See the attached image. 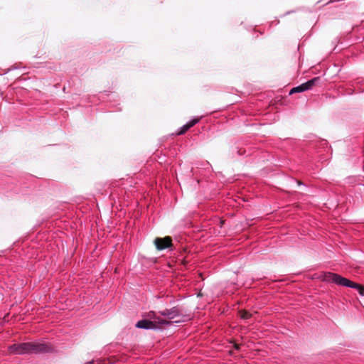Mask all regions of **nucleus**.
Wrapping results in <instances>:
<instances>
[{"mask_svg":"<svg viewBox=\"0 0 364 364\" xmlns=\"http://www.w3.org/2000/svg\"><path fill=\"white\" fill-rule=\"evenodd\" d=\"M235 349H237V350H238V349L240 348H239V346H238V345H235Z\"/></svg>","mask_w":364,"mask_h":364,"instance_id":"11","label":"nucleus"},{"mask_svg":"<svg viewBox=\"0 0 364 364\" xmlns=\"http://www.w3.org/2000/svg\"><path fill=\"white\" fill-rule=\"evenodd\" d=\"M321 81V77H313L312 79L306 81V82H304V85L306 87V90H311L312 87L317 83H318L319 82Z\"/></svg>","mask_w":364,"mask_h":364,"instance_id":"7","label":"nucleus"},{"mask_svg":"<svg viewBox=\"0 0 364 364\" xmlns=\"http://www.w3.org/2000/svg\"><path fill=\"white\" fill-rule=\"evenodd\" d=\"M297 183H298V185H299V186H300V185H302V183H301V182H300V181H297Z\"/></svg>","mask_w":364,"mask_h":364,"instance_id":"12","label":"nucleus"},{"mask_svg":"<svg viewBox=\"0 0 364 364\" xmlns=\"http://www.w3.org/2000/svg\"><path fill=\"white\" fill-rule=\"evenodd\" d=\"M292 11H288L286 13V15L291 14Z\"/></svg>","mask_w":364,"mask_h":364,"instance_id":"13","label":"nucleus"},{"mask_svg":"<svg viewBox=\"0 0 364 364\" xmlns=\"http://www.w3.org/2000/svg\"><path fill=\"white\" fill-rule=\"evenodd\" d=\"M324 280L326 282H331L339 286L355 289L361 296L364 295V287L363 286L356 284L338 274L328 272L325 274Z\"/></svg>","mask_w":364,"mask_h":364,"instance_id":"2","label":"nucleus"},{"mask_svg":"<svg viewBox=\"0 0 364 364\" xmlns=\"http://www.w3.org/2000/svg\"><path fill=\"white\" fill-rule=\"evenodd\" d=\"M240 317L244 320H247L251 317V314L245 311H240Z\"/></svg>","mask_w":364,"mask_h":364,"instance_id":"9","label":"nucleus"},{"mask_svg":"<svg viewBox=\"0 0 364 364\" xmlns=\"http://www.w3.org/2000/svg\"><path fill=\"white\" fill-rule=\"evenodd\" d=\"M159 314L171 320L179 316H186V311L182 306H176L171 309H166L159 311Z\"/></svg>","mask_w":364,"mask_h":364,"instance_id":"4","label":"nucleus"},{"mask_svg":"<svg viewBox=\"0 0 364 364\" xmlns=\"http://www.w3.org/2000/svg\"><path fill=\"white\" fill-rule=\"evenodd\" d=\"M149 317L153 318V321L148 319H141L136 322L135 326L138 328L144 330H158L162 326L169 325L171 323L165 319L156 316L155 313L151 311L149 313Z\"/></svg>","mask_w":364,"mask_h":364,"instance_id":"3","label":"nucleus"},{"mask_svg":"<svg viewBox=\"0 0 364 364\" xmlns=\"http://www.w3.org/2000/svg\"><path fill=\"white\" fill-rule=\"evenodd\" d=\"M8 350L14 355H29L48 353L51 348L46 343L24 342L10 345Z\"/></svg>","mask_w":364,"mask_h":364,"instance_id":"1","label":"nucleus"},{"mask_svg":"<svg viewBox=\"0 0 364 364\" xmlns=\"http://www.w3.org/2000/svg\"><path fill=\"white\" fill-rule=\"evenodd\" d=\"M95 362H97V364H100V361L98 360H92L91 361L87 362L85 364H95Z\"/></svg>","mask_w":364,"mask_h":364,"instance_id":"10","label":"nucleus"},{"mask_svg":"<svg viewBox=\"0 0 364 364\" xmlns=\"http://www.w3.org/2000/svg\"><path fill=\"white\" fill-rule=\"evenodd\" d=\"M306 90H306V87L304 83H302L296 87L291 88L289 92V95H292L294 93H299V92H304Z\"/></svg>","mask_w":364,"mask_h":364,"instance_id":"8","label":"nucleus"},{"mask_svg":"<svg viewBox=\"0 0 364 364\" xmlns=\"http://www.w3.org/2000/svg\"><path fill=\"white\" fill-rule=\"evenodd\" d=\"M199 118H194L188 121L186 124H185L183 126H182L181 128L178 129V130L176 132L177 135H182L184 133H186L190 128L193 127L195 124H196L199 122Z\"/></svg>","mask_w":364,"mask_h":364,"instance_id":"6","label":"nucleus"},{"mask_svg":"<svg viewBox=\"0 0 364 364\" xmlns=\"http://www.w3.org/2000/svg\"><path fill=\"white\" fill-rule=\"evenodd\" d=\"M154 245L158 250H164L166 249L173 250L172 239L169 236L164 237H156L154 240Z\"/></svg>","mask_w":364,"mask_h":364,"instance_id":"5","label":"nucleus"}]
</instances>
